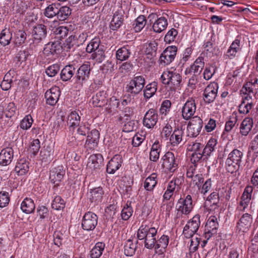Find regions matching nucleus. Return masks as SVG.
<instances>
[{
	"label": "nucleus",
	"mask_w": 258,
	"mask_h": 258,
	"mask_svg": "<svg viewBox=\"0 0 258 258\" xmlns=\"http://www.w3.org/2000/svg\"><path fill=\"white\" fill-rule=\"evenodd\" d=\"M58 5L53 3L48 5L44 10V15L48 18H52L55 16L57 17Z\"/></svg>",
	"instance_id": "47"
},
{
	"label": "nucleus",
	"mask_w": 258,
	"mask_h": 258,
	"mask_svg": "<svg viewBox=\"0 0 258 258\" xmlns=\"http://www.w3.org/2000/svg\"><path fill=\"white\" fill-rule=\"evenodd\" d=\"M105 244L102 242H98L90 252L91 258H99L104 250Z\"/></svg>",
	"instance_id": "41"
},
{
	"label": "nucleus",
	"mask_w": 258,
	"mask_h": 258,
	"mask_svg": "<svg viewBox=\"0 0 258 258\" xmlns=\"http://www.w3.org/2000/svg\"><path fill=\"white\" fill-rule=\"evenodd\" d=\"M122 161V158L120 155H115L108 162L106 172L109 174H114L121 167Z\"/></svg>",
	"instance_id": "19"
},
{
	"label": "nucleus",
	"mask_w": 258,
	"mask_h": 258,
	"mask_svg": "<svg viewBox=\"0 0 258 258\" xmlns=\"http://www.w3.org/2000/svg\"><path fill=\"white\" fill-rule=\"evenodd\" d=\"M204 145L201 143L195 142H189L187 148V149L189 152H192V153H202Z\"/></svg>",
	"instance_id": "52"
},
{
	"label": "nucleus",
	"mask_w": 258,
	"mask_h": 258,
	"mask_svg": "<svg viewBox=\"0 0 258 258\" xmlns=\"http://www.w3.org/2000/svg\"><path fill=\"white\" fill-rule=\"evenodd\" d=\"M157 184V174L156 173H153L145 179L143 183V187L146 191L151 192L153 191Z\"/></svg>",
	"instance_id": "31"
},
{
	"label": "nucleus",
	"mask_w": 258,
	"mask_h": 258,
	"mask_svg": "<svg viewBox=\"0 0 258 258\" xmlns=\"http://www.w3.org/2000/svg\"><path fill=\"white\" fill-rule=\"evenodd\" d=\"M184 131L181 128H175L168 141L172 146L178 145L182 141Z\"/></svg>",
	"instance_id": "29"
},
{
	"label": "nucleus",
	"mask_w": 258,
	"mask_h": 258,
	"mask_svg": "<svg viewBox=\"0 0 258 258\" xmlns=\"http://www.w3.org/2000/svg\"><path fill=\"white\" fill-rule=\"evenodd\" d=\"M241 163L238 161H233L227 158L225 162V168L227 172L230 173H235L239 170Z\"/></svg>",
	"instance_id": "45"
},
{
	"label": "nucleus",
	"mask_w": 258,
	"mask_h": 258,
	"mask_svg": "<svg viewBox=\"0 0 258 258\" xmlns=\"http://www.w3.org/2000/svg\"><path fill=\"white\" fill-rule=\"evenodd\" d=\"M167 26V19L164 17H161L153 23L152 28L154 32L159 33L165 30Z\"/></svg>",
	"instance_id": "34"
},
{
	"label": "nucleus",
	"mask_w": 258,
	"mask_h": 258,
	"mask_svg": "<svg viewBox=\"0 0 258 258\" xmlns=\"http://www.w3.org/2000/svg\"><path fill=\"white\" fill-rule=\"evenodd\" d=\"M57 18L59 21L67 20L72 13V10L68 6L58 7Z\"/></svg>",
	"instance_id": "44"
},
{
	"label": "nucleus",
	"mask_w": 258,
	"mask_h": 258,
	"mask_svg": "<svg viewBox=\"0 0 258 258\" xmlns=\"http://www.w3.org/2000/svg\"><path fill=\"white\" fill-rule=\"evenodd\" d=\"M169 237L164 234L161 235L160 238L157 239L154 248L155 253L159 254H162L165 251L169 243Z\"/></svg>",
	"instance_id": "26"
},
{
	"label": "nucleus",
	"mask_w": 258,
	"mask_h": 258,
	"mask_svg": "<svg viewBox=\"0 0 258 258\" xmlns=\"http://www.w3.org/2000/svg\"><path fill=\"white\" fill-rule=\"evenodd\" d=\"M201 238L196 237L195 239H191L190 245L188 249V254L186 253V257L190 258L191 254L194 253L198 248V246L200 243Z\"/></svg>",
	"instance_id": "57"
},
{
	"label": "nucleus",
	"mask_w": 258,
	"mask_h": 258,
	"mask_svg": "<svg viewBox=\"0 0 258 258\" xmlns=\"http://www.w3.org/2000/svg\"><path fill=\"white\" fill-rule=\"evenodd\" d=\"M91 66L89 62L82 64L76 71L74 77L75 84L77 87L81 88L85 85L90 78Z\"/></svg>",
	"instance_id": "3"
},
{
	"label": "nucleus",
	"mask_w": 258,
	"mask_h": 258,
	"mask_svg": "<svg viewBox=\"0 0 258 258\" xmlns=\"http://www.w3.org/2000/svg\"><path fill=\"white\" fill-rule=\"evenodd\" d=\"M203 125V120L200 117L197 116L193 117L187 125L188 136L192 138L198 136L201 132Z\"/></svg>",
	"instance_id": "10"
},
{
	"label": "nucleus",
	"mask_w": 258,
	"mask_h": 258,
	"mask_svg": "<svg viewBox=\"0 0 258 258\" xmlns=\"http://www.w3.org/2000/svg\"><path fill=\"white\" fill-rule=\"evenodd\" d=\"M243 156V153L241 151L235 149L229 154L227 158L241 163Z\"/></svg>",
	"instance_id": "58"
},
{
	"label": "nucleus",
	"mask_w": 258,
	"mask_h": 258,
	"mask_svg": "<svg viewBox=\"0 0 258 258\" xmlns=\"http://www.w3.org/2000/svg\"><path fill=\"white\" fill-rule=\"evenodd\" d=\"M107 96L105 91H100L92 96L90 102L95 107H102L106 103Z\"/></svg>",
	"instance_id": "28"
},
{
	"label": "nucleus",
	"mask_w": 258,
	"mask_h": 258,
	"mask_svg": "<svg viewBox=\"0 0 258 258\" xmlns=\"http://www.w3.org/2000/svg\"><path fill=\"white\" fill-rule=\"evenodd\" d=\"M13 41V33L10 29L5 28L0 33V43L2 45L6 46Z\"/></svg>",
	"instance_id": "36"
},
{
	"label": "nucleus",
	"mask_w": 258,
	"mask_h": 258,
	"mask_svg": "<svg viewBox=\"0 0 258 258\" xmlns=\"http://www.w3.org/2000/svg\"><path fill=\"white\" fill-rule=\"evenodd\" d=\"M157 230L152 224H147L143 222L137 231V239L144 240L145 247L152 249L156 244Z\"/></svg>",
	"instance_id": "1"
},
{
	"label": "nucleus",
	"mask_w": 258,
	"mask_h": 258,
	"mask_svg": "<svg viewBox=\"0 0 258 258\" xmlns=\"http://www.w3.org/2000/svg\"><path fill=\"white\" fill-rule=\"evenodd\" d=\"M161 80L164 85H167L171 91H175L180 87L182 77L175 72L166 71L161 76Z\"/></svg>",
	"instance_id": "2"
},
{
	"label": "nucleus",
	"mask_w": 258,
	"mask_h": 258,
	"mask_svg": "<svg viewBox=\"0 0 258 258\" xmlns=\"http://www.w3.org/2000/svg\"><path fill=\"white\" fill-rule=\"evenodd\" d=\"M103 156L100 154L91 155L88 159L87 169L93 174L98 173L103 165Z\"/></svg>",
	"instance_id": "9"
},
{
	"label": "nucleus",
	"mask_w": 258,
	"mask_h": 258,
	"mask_svg": "<svg viewBox=\"0 0 258 258\" xmlns=\"http://www.w3.org/2000/svg\"><path fill=\"white\" fill-rule=\"evenodd\" d=\"M35 205L30 198H26L21 203V209L25 214H29L34 212Z\"/></svg>",
	"instance_id": "35"
},
{
	"label": "nucleus",
	"mask_w": 258,
	"mask_h": 258,
	"mask_svg": "<svg viewBox=\"0 0 258 258\" xmlns=\"http://www.w3.org/2000/svg\"><path fill=\"white\" fill-rule=\"evenodd\" d=\"M162 166L166 170L173 173L177 169L179 159L171 152H166L161 158Z\"/></svg>",
	"instance_id": "5"
},
{
	"label": "nucleus",
	"mask_w": 258,
	"mask_h": 258,
	"mask_svg": "<svg viewBox=\"0 0 258 258\" xmlns=\"http://www.w3.org/2000/svg\"><path fill=\"white\" fill-rule=\"evenodd\" d=\"M147 23L146 17L144 15L139 16L134 21V29L137 32L141 31Z\"/></svg>",
	"instance_id": "49"
},
{
	"label": "nucleus",
	"mask_w": 258,
	"mask_h": 258,
	"mask_svg": "<svg viewBox=\"0 0 258 258\" xmlns=\"http://www.w3.org/2000/svg\"><path fill=\"white\" fill-rule=\"evenodd\" d=\"M217 140L214 138L210 139L205 147L204 146L202 150V155L204 160L207 159L215 150V146L217 145Z\"/></svg>",
	"instance_id": "38"
},
{
	"label": "nucleus",
	"mask_w": 258,
	"mask_h": 258,
	"mask_svg": "<svg viewBox=\"0 0 258 258\" xmlns=\"http://www.w3.org/2000/svg\"><path fill=\"white\" fill-rule=\"evenodd\" d=\"M98 223V216L92 212H86L82 220V227L86 231H92Z\"/></svg>",
	"instance_id": "11"
},
{
	"label": "nucleus",
	"mask_w": 258,
	"mask_h": 258,
	"mask_svg": "<svg viewBox=\"0 0 258 258\" xmlns=\"http://www.w3.org/2000/svg\"><path fill=\"white\" fill-rule=\"evenodd\" d=\"M90 126L91 124L88 122L80 123L79 125L77 126V134L80 136L87 137L90 131Z\"/></svg>",
	"instance_id": "51"
},
{
	"label": "nucleus",
	"mask_w": 258,
	"mask_h": 258,
	"mask_svg": "<svg viewBox=\"0 0 258 258\" xmlns=\"http://www.w3.org/2000/svg\"><path fill=\"white\" fill-rule=\"evenodd\" d=\"M176 183L175 181H170L167 185V189L163 195V199L165 200H169L173 194Z\"/></svg>",
	"instance_id": "55"
},
{
	"label": "nucleus",
	"mask_w": 258,
	"mask_h": 258,
	"mask_svg": "<svg viewBox=\"0 0 258 258\" xmlns=\"http://www.w3.org/2000/svg\"><path fill=\"white\" fill-rule=\"evenodd\" d=\"M158 44L155 41H150L144 44L143 46V51L146 58L149 60H153L156 56ZM146 59V58H144Z\"/></svg>",
	"instance_id": "16"
},
{
	"label": "nucleus",
	"mask_w": 258,
	"mask_h": 258,
	"mask_svg": "<svg viewBox=\"0 0 258 258\" xmlns=\"http://www.w3.org/2000/svg\"><path fill=\"white\" fill-rule=\"evenodd\" d=\"M218 227L219 223L217 217L215 216H210L206 223L203 236L210 239L212 236L217 234Z\"/></svg>",
	"instance_id": "12"
},
{
	"label": "nucleus",
	"mask_w": 258,
	"mask_h": 258,
	"mask_svg": "<svg viewBox=\"0 0 258 258\" xmlns=\"http://www.w3.org/2000/svg\"><path fill=\"white\" fill-rule=\"evenodd\" d=\"M218 84L216 82L211 83L205 89L203 98L206 104H210L214 101L218 93Z\"/></svg>",
	"instance_id": "13"
},
{
	"label": "nucleus",
	"mask_w": 258,
	"mask_h": 258,
	"mask_svg": "<svg viewBox=\"0 0 258 258\" xmlns=\"http://www.w3.org/2000/svg\"><path fill=\"white\" fill-rule=\"evenodd\" d=\"M177 48L174 45L168 46L161 53L160 57V62L166 66L170 64L175 58Z\"/></svg>",
	"instance_id": "14"
},
{
	"label": "nucleus",
	"mask_w": 258,
	"mask_h": 258,
	"mask_svg": "<svg viewBox=\"0 0 258 258\" xmlns=\"http://www.w3.org/2000/svg\"><path fill=\"white\" fill-rule=\"evenodd\" d=\"M65 44V47L68 49L72 50H74L77 47L80 46L75 34L71 35L66 39Z\"/></svg>",
	"instance_id": "48"
},
{
	"label": "nucleus",
	"mask_w": 258,
	"mask_h": 258,
	"mask_svg": "<svg viewBox=\"0 0 258 258\" xmlns=\"http://www.w3.org/2000/svg\"><path fill=\"white\" fill-rule=\"evenodd\" d=\"M173 131L170 124L167 123L164 126L161 132V137L165 141H168L172 135Z\"/></svg>",
	"instance_id": "60"
},
{
	"label": "nucleus",
	"mask_w": 258,
	"mask_h": 258,
	"mask_svg": "<svg viewBox=\"0 0 258 258\" xmlns=\"http://www.w3.org/2000/svg\"><path fill=\"white\" fill-rule=\"evenodd\" d=\"M99 136L98 131L96 129L91 130L87 136L86 145L91 144L93 147L96 146L99 142Z\"/></svg>",
	"instance_id": "39"
},
{
	"label": "nucleus",
	"mask_w": 258,
	"mask_h": 258,
	"mask_svg": "<svg viewBox=\"0 0 258 258\" xmlns=\"http://www.w3.org/2000/svg\"><path fill=\"white\" fill-rule=\"evenodd\" d=\"M47 35L46 27L42 24H37L34 27L32 32V36L34 41L39 43L44 39Z\"/></svg>",
	"instance_id": "17"
},
{
	"label": "nucleus",
	"mask_w": 258,
	"mask_h": 258,
	"mask_svg": "<svg viewBox=\"0 0 258 258\" xmlns=\"http://www.w3.org/2000/svg\"><path fill=\"white\" fill-rule=\"evenodd\" d=\"M81 117L76 111H72L68 116L67 124L70 132H74L80 123Z\"/></svg>",
	"instance_id": "25"
},
{
	"label": "nucleus",
	"mask_w": 258,
	"mask_h": 258,
	"mask_svg": "<svg viewBox=\"0 0 258 258\" xmlns=\"http://www.w3.org/2000/svg\"><path fill=\"white\" fill-rule=\"evenodd\" d=\"M131 50L128 45L119 48L116 52V57L117 60L123 61L127 59L131 55Z\"/></svg>",
	"instance_id": "43"
},
{
	"label": "nucleus",
	"mask_w": 258,
	"mask_h": 258,
	"mask_svg": "<svg viewBox=\"0 0 258 258\" xmlns=\"http://www.w3.org/2000/svg\"><path fill=\"white\" fill-rule=\"evenodd\" d=\"M138 243V240L136 243H134L133 240L128 239L124 245V253L126 256H132L135 253L137 249V244Z\"/></svg>",
	"instance_id": "40"
},
{
	"label": "nucleus",
	"mask_w": 258,
	"mask_h": 258,
	"mask_svg": "<svg viewBox=\"0 0 258 258\" xmlns=\"http://www.w3.org/2000/svg\"><path fill=\"white\" fill-rule=\"evenodd\" d=\"M200 217L199 214L195 215L184 227L182 234L186 238H191L198 231L201 224Z\"/></svg>",
	"instance_id": "6"
},
{
	"label": "nucleus",
	"mask_w": 258,
	"mask_h": 258,
	"mask_svg": "<svg viewBox=\"0 0 258 258\" xmlns=\"http://www.w3.org/2000/svg\"><path fill=\"white\" fill-rule=\"evenodd\" d=\"M193 209L192 198L190 195H187L184 199L180 198L176 205V210L177 211V215L179 217L182 215H188Z\"/></svg>",
	"instance_id": "7"
},
{
	"label": "nucleus",
	"mask_w": 258,
	"mask_h": 258,
	"mask_svg": "<svg viewBox=\"0 0 258 258\" xmlns=\"http://www.w3.org/2000/svg\"><path fill=\"white\" fill-rule=\"evenodd\" d=\"M14 158V150L12 147H6L0 152V165L7 166L9 165Z\"/></svg>",
	"instance_id": "22"
},
{
	"label": "nucleus",
	"mask_w": 258,
	"mask_h": 258,
	"mask_svg": "<svg viewBox=\"0 0 258 258\" xmlns=\"http://www.w3.org/2000/svg\"><path fill=\"white\" fill-rule=\"evenodd\" d=\"M124 16L121 10L115 11L109 24V28L112 31H117L123 24Z\"/></svg>",
	"instance_id": "21"
},
{
	"label": "nucleus",
	"mask_w": 258,
	"mask_h": 258,
	"mask_svg": "<svg viewBox=\"0 0 258 258\" xmlns=\"http://www.w3.org/2000/svg\"><path fill=\"white\" fill-rule=\"evenodd\" d=\"M252 222V217L250 214L248 213L244 214L239 220L237 224L242 227L249 226Z\"/></svg>",
	"instance_id": "61"
},
{
	"label": "nucleus",
	"mask_w": 258,
	"mask_h": 258,
	"mask_svg": "<svg viewBox=\"0 0 258 258\" xmlns=\"http://www.w3.org/2000/svg\"><path fill=\"white\" fill-rule=\"evenodd\" d=\"M196 109L195 100H188L182 107V116L185 120H188L194 115Z\"/></svg>",
	"instance_id": "20"
},
{
	"label": "nucleus",
	"mask_w": 258,
	"mask_h": 258,
	"mask_svg": "<svg viewBox=\"0 0 258 258\" xmlns=\"http://www.w3.org/2000/svg\"><path fill=\"white\" fill-rule=\"evenodd\" d=\"M61 48V46L59 42H50L45 45L43 53L46 56H50L59 53Z\"/></svg>",
	"instance_id": "23"
},
{
	"label": "nucleus",
	"mask_w": 258,
	"mask_h": 258,
	"mask_svg": "<svg viewBox=\"0 0 258 258\" xmlns=\"http://www.w3.org/2000/svg\"><path fill=\"white\" fill-rule=\"evenodd\" d=\"M100 39L99 37H94L87 45L86 47V51L88 53H91L100 49V48H99V46L100 45Z\"/></svg>",
	"instance_id": "50"
},
{
	"label": "nucleus",
	"mask_w": 258,
	"mask_h": 258,
	"mask_svg": "<svg viewBox=\"0 0 258 258\" xmlns=\"http://www.w3.org/2000/svg\"><path fill=\"white\" fill-rule=\"evenodd\" d=\"M66 174V169L62 165L52 167L49 172V179L54 184L53 188L57 189L60 186V182L63 180Z\"/></svg>",
	"instance_id": "8"
},
{
	"label": "nucleus",
	"mask_w": 258,
	"mask_h": 258,
	"mask_svg": "<svg viewBox=\"0 0 258 258\" xmlns=\"http://www.w3.org/2000/svg\"><path fill=\"white\" fill-rule=\"evenodd\" d=\"M76 74V69L74 65L69 64L65 66L61 70L60 76L62 81H69Z\"/></svg>",
	"instance_id": "33"
},
{
	"label": "nucleus",
	"mask_w": 258,
	"mask_h": 258,
	"mask_svg": "<svg viewBox=\"0 0 258 258\" xmlns=\"http://www.w3.org/2000/svg\"><path fill=\"white\" fill-rule=\"evenodd\" d=\"M31 55V50L30 49L25 48L23 49H20L16 54L14 58L16 64L20 67L23 62H25L27 60L28 57Z\"/></svg>",
	"instance_id": "30"
},
{
	"label": "nucleus",
	"mask_w": 258,
	"mask_h": 258,
	"mask_svg": "<svg viewBox=\"0 0 258 258\" xmlns=\"http://www.w3.org/2000/svg\"><path fill=\"white\" fill-rule=\"evenodd\" d=\"M157 82L154 81L147 85L144 89V96L146 99H150L157 91Z\"/></svg>",
	"instance_id": "42"
},
{
	"label": "nucleus",
	"mask_w": 258,
	"mask_h": 258,
	"mask_svg": "<svg viewBox=\"0 0 258 258\" xmlns=\"http://www.w3.org/2000/svg\"><path fill=\"white\" fill-rule=\"evenodd\" d=\"M146 83L145 78L142 76H135L126 85V92L134 97L143 90Z\"/></svg>",
	"instance_id": "4"
},
{
	"label": "nucleus",
	"mask_w": 258,
	"mask_h": 258,
	"mask_svg": "<svg viewBox=\"0 0 258 258\" xmlns=\"http://www.w3.org/2000/svg\"><path fill=\"white\" fill-rule=\"evenodd\" d=\"M33 120L31 115H26L21 121L20 127L24 130H27L31 127Z\"/></svg>",
	"instance_id": "59"
},
{
	"label": "nucleus",
	"mask_w": 258,
	"mask_h": 258,
	"mask_svg": "<svg viewBox=\"0 0 258 258\" xmlns=\"http://www.w3.org/2000/svg\"><path fill=\"white\" fill-rule=\"evenodd\" d=\"M60 94L58 87L56 86L46 91L45 93L46 104L51 106L55 105L59 99Z\"/></svg>",
	"instance_id": "18"
},
{
	"label": "nucleus",
	"mask_w": 258,
	"mask_h": 258,
	"mask_svg": "<svg viewBox=\"0 0 258 258\" xmlns=\"http://www.w3.org/2000/svg\"><path fill=\"white\" fill-rule=\"evenodd\" d=\"M253 106L252 101H241L238 106V111L240 114H246Z\"/></svg>",
	"instance_id": "56"
},
{
	"label": "nucleus",
	"mask_w": 258,
	"mask_h": 258,
	"mask_svg": "<svg viewBox=\"0 0 258 258\" xmlns=\"http://www.w3.org/2000/svg\"><path fill=\"white\" fill-rule=\"evenodd\" d=\"M171 107V102L169 100H164L161 103L160 113L161 115L166 116L169 113Z\"/></svg>",
	"instance_id": "63"
},
{
	"label": "nucleus",
	"mask_w": 258,
	"mask_h": 258,
	"mask_svg": "<svg viewBox=\"0 0 258 258\" xmlns=\"http://www.w3.org/2000/svg\"><path fill=\"white\" fill-rule=\"evenodd\" d=\"M133 213V209L131 206V202L127 201L121 212V217L123 220L126 221L130 219Z\"/></svg>",
	"instance_id": "46"
},
{
	"label": "nucleus",
	"mask_w": 258,
	"mask_h": 258,
	"mask_svg": "<svg viewBox=\"0 0 258 258\" xmlns=\"http://www.w3.org/2000/svg\"><path fill=\"white\" fill-rule=\"evenodd\" d=\"M29 162L25 159H20L15 166V170L19 175L25 174L29 171Z\"/></svg>",
	"instance_id": "37"
},
{
	"label": "nucleus",
	"mask_w": 258,
	"mask_h": 258,
	"mask_svg": "<svg viewBox=\"0 0 258 258\" xmlns=\"http://www.w3.org/2000/svg\"><path fill=\"white\" fill-rule=\"evenodd\" d=\"M27 35L26 32L22 30H18L14 32L13 35V44L15 47H20L25 45Z\"/></svg>",
	"instance_id": "24"
},
{
	"label": "nucleus",
	"mask_w": 258,
	"mask_h": 258,
	"mask_svg": "<svg viewBox=\"0 0 258 258\" xmlns=\"http://www.w3.org/2000/svg\"><path fill=\"white\" fill-rule=\"evenodd\" d=\"M256 88H258L257 79H255L253 82H248L245 83L242 87V91L245 94H247V93H253V89Z\"/></svg>",
	"instance_id": "54"
},
{
	"label": "nucleus",
	"mask_w": 258,
	"mask_h": 258,
	"mask_svg": "<svg viewBox=\"0 0 258 258\" xmlns=\"http://www.w3.org/2000/svg\"><path fill=\"white\" fill-rule=\"evenodd\" d=\"M253 121L251 117H245L241 123L239 130L242 136H247L253 126Z\"/></svg>",
	"instance_id": "32"
},
{
	"label": "nucleus",
	"mask_w": 258,
	"mask_h": 258,
	"mask_svg": "<svg viewBox=\"0 0 258 258\" xmlns=\"http://www.w3.org/2000/svg\"><path fill=\"white\" fill-rule=\"evenodd\" d=\"M59 69V65L57 63H55L46 68L45 73L48 77H53L58 74Z\"/></svg>",
	"instance_id": "64"
},
{
	"label": "nucleus",
	"mask_w": 258,
	"mask_h": 258,
	"mask_svg": "<svg viewBox=\"0 0 258 258\" xmlns=\"http://www.w3.org/2000/svg\"><path fill=\"white\" fill-rule=\"evenodd\" d=\"M104 194V190L101 187L94 188L90 191L89 201L95 204H98L102 202Z\"/></svg>",
	"instance_id": "27"
},
{
	"label": "nucleus",
	"mask_w": 258,
	"mask_h": 258,
	"mask_svg": "<svg viewBox=\"0 0 258 258\" xmlns=\"http://www.w3.org/2000/svg\"><path fill=\"white\" fill-rule=\"evenodd\" d=\"M66 205L64 201L58 196H55L51 203V207L53 209L59 211L63 210Z\"/></svg>",
	"instance_id": "53"
},
{
	"label": "nucleus",
	"mask_w": 258,
	"mask_h": 258,
	"mask_svg": "<svg viewBox=\"0 0 258 258\" xmlns=\"http://www.w3.org/2000/svg\"><path fill=\"white\" fill-rule=\"evenodd\" d=\"M158 120L157 111L154 109H150L145 113L143 120V125L148 128H152Z\"/></svg>",
	"instance_id": "15"
},
{
	"label": "nucleus",
	"mask_w": 258,
	"mask_h": 258,
	"mask_svg": "<svg viewBox=\"0 0 258 258\" xmlns=\"http://www.w3.org/2000/svg\"><path fill=\"white\" fill-rule=\"evenodd\" d=\"M178 32L177 30L172 28L170 29L164 37V41L166 43H170L174 41L177 36Z\"/></svg>",
	"instance_id": "62"
}]
</instances>
